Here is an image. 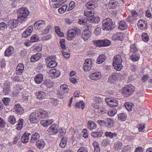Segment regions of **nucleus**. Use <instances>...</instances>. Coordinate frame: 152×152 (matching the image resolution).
I'll return each instance as SVG.
<instances>
[{
    "label": "nucleus",
    "mask_w": 152,
    "mask_h": 152,
    "mask_svg": "<svg viewBox=\"0 0 152 152\" xmlns=\"http://www.w3.org/2000/svg\"><path fill=\"white\" fill-rule=\"evenodd\" d=\"M42 57L40 53H37L36 55L32 56L31 58V62H34L39 60Z\"/></svg>",
    "instance_id": "nucleus-28"
},
{
    "label": "nucleus",
    "mask_w": 152,
    "mask_h": 152,
    "mask_svg": "<svg viewBox=\"0 0 152 152\" xmlns=\"http://www.w3.org/2000/svg\"><path fill=\"white\" fill-rule=\"evenodd\" d=\"M57 127V125L52 124L48 129V134L50 135L56 134L58 132Z\"/></svg>",
    "instance_id": "nucleus-9"
},
{
    "label": "nucleus",
    "mask_w": 152,
    "mask_h": 152,
    "mask_svg": "<svg viewBox=\"0 0 152 152\" xmlns=\"http://www.w3.org/2000/svg\"><path fill=\"white\" fill-rule=\"evenodd\" d=\"M94 3V2L93 1L87 2L85 6L89 9H93L95 8Z\"/></svg>",
    "instance_id": "nucleus-38"
},
{
    "label": "nucleus",
    "mask_w": 152,
    "mask_h": 152,
    "mask_svg": "<svg viewBox=\"0 0 152 152\" xmlns=\"http://www.w3.org/2000/svg\"><path fill=\"white\" fill-rule=\"evenodd\" d=\"M56 57L55 56H52L47 57L45 59L46 62L48 63L49 61H54L56 58Z\"/></svg>",
    "instance_id": "nucleus-57"
},
{
    "label": "nucleus",
    "mask_w": 152,
    "mask_h": 152,
    "mask_svg": "<svg viewBox=\"0 0 152 152\" xmlns=\"http://www.w3.org/2000/svg\"><path fill=\"white\" fill-rule=\"evenodd\" d=\"M85 15L87 17L89 18H92L90 19H94L95 18L94 16V11H85L84 12Z\"/></svg>",
    "instance_id": "nucleus-33"
},
{
    "label": "nucleus",
    "mask_w": 152,
    "mask_h": 152,
    "mask_svg": "<svg viewBox=\"0 0 152 152\" xmlns=\"http://www.w3.org/2000/svg\"><path fill=\"white\" fill-rule=\"evenodd\" d=\"M87 126L88 128L90 130H93L96 128L97 125L95 123L92 121H88L87 124Z\"/></svg>",
    "instance_id": "nucleus-26"
},
{
    "label": "nucleus",
    "mask_w": 152,
    "mask_h": 152,
    "mask_svg": "<svg viewBox=\"0 0 152 152\" xmlns=\"http://www.w3.org/2000/svg\"><path fill=\"white\" fill-rule=\"evenodd\" d=\"M43 83L48 88H50L53 86V82L50 80H46Z\"/></svg>",
    "instance_id": "nucleus-44"
},
{
    "label": "nucleus",
    "mask_w": 152,
    "mask_h": 152,
    "mask_svg": "<svg viewBox=\"0 0 152 152\" xmlns=\"http://www.w3.org/2000/svg\"><path fill=\"white\" fill-rule=\"evenodd\" d=\"M24 69V65L21 63L19 64L16 68V74L20 75L23 72Z\"/></svg>",
    "instance_id": "nucleus-20"
},
{
    "label": "nucleus",
    "mask_w": 152,
    "mask_h": 152,
    "mask_svg": "<svg viewBox=\"0 0 152 152\" xmlns=\"http://www.w3.org/2000/svg\"><path fill=\"white\" fill-rule=\"evenodd\" d=\"M105 136L110 139H113V138L117 136V134L115 132H105Z\"/></svg>",
    "instance_id": "nucleus-35"
},
{
    "label": "nucleus",
    "mask_w": 152,
    "mask_h": 152,
    "mask_svg": "<svg viewBox=\"0 0 152 152\" xmlns=\"http://www.w3.org/2000/svg\"><path fill=\"white\" fill-rule=\"evenodd\" d=\"M113 65L114 69L117 71H120L123 67L121 64L122 60L120 55H116L114 58Z\"/></svg>",
    "instance_id": "nucleus-1"
},
{
    "label": "nucleus",
    "mask_w": 152,
    "mask_h": 152,
    "mask_svg": "<svg viewBox=\"0 0 152 152\" xmlns=\"http://www.w3.org/2000/svg\"><path fill=\"white\" fill-rule=\"evenodd\" d=\"M9 122L12 124H14L16 122L15 117L13 115H10L8 118Z\"/></svg>",
    "instance_id": "nucleus-45"
},
{
    "label": "nucleus",
    "mask_w": 152,
    "mask_h": 152,
    "mask_svg": "<svg viewBox=\"0 0 152 152\" xmlns=\"http://www.w3.org/2000/svg\"><path fill=\"white\" fill-rule=\"evenodd\" d=\"M90 27V26H87L82 32V37L85 41L88 40L91 36V33L89 30Z\"/></svg>",
    "instance_id": "nucleus-6"
},
{
    "label": "nucleus",
    "mask_w": 152,
    "mask_h": 152,
    "mask_svg": "<svg viewBox=\"0 0 152 152\" xmlns=\"http://www.w3.org/2000/svg\"><path fill=\"white\" fill-rule=\"evenodd\" d=\"M143 13L142 11H140L137 13L136 11L132 10L131 13V15L129 16L126 19L132 18L134 19H138L142 17L143 16Z\"/></svg>",
    "instance_id": "nucleus-7"
},
{
    "label": "nucleus",
    "mask_w": 152,
    "mask_h": 152,
    "mask_svg": "<svg viewBox=\"0 0 152 152\" xmlns=\"http://www.w3.org/2000/svg\"><path fill=\"white\" fill-rule=\"evenodd\" d=\"M57 65V63L55 61H49L48 64L47 66L49 68H52L56 66Z\"/></svg>",
    "instance_id": "nucleus-47"
},
{
    "label": "nucleus",
    "mask_w": 152,
    "mask_h": 152,
    "mask_svg": "<svg viewBox=\"0 0 152 152\" xmlns=\"http://www.w3.org/2000/svg\"><path fill=\"white\" fill-rule=\"evenodd\" d=\"M130 52L133 53H136L137 51V50L135 45H132L130 46Z\"/></svg>",
    "instance_id": "nucleus-59"
},
{
    "label": "nucleus",
    "mask_w": 152,
    "mask_h": 152,
    "mask_svg": "<svg viewBox=\"0 0 152 152\" xmlns=\"http://www.w3.org/2000/svg\"><path fill=\"white\" fill-rule=\"evenodd\" d=\"M46 96V93L44 91H39L37 93V97L39 99H42L44 98Z\"/></svg>",
    "instance_id": "nucleus-36"
},
{
    "label": "nucleus",
    "mask_w": 152,
    "mask_h": 152,
    "mask_svg": "<svg viewBox=\"0 0 152 152\" xmlns=\"http://www.w3.org/2000/svg\"><path fill=\"white\" fill-rule=\"evenodd\" d=\"M140 55L138 53H133L130 56V59L133 62L138 61L140 59Z\"/></svg>",
    "instance_id": "nucleus-32"
},
{
    "label": "nucleus",
    "mask_w": 152,
    "mask_h": 152,
    "mask_svg": "<svg viewBox=\"0 0 152 152\" xmlns=\"http://www.w3.org/2000/svg\"><path fill=\"white\" fill-rule=\"evenodd\" d=\"M103 47H105L109 46L111 44L110 41L107 39L103 40Z\"/></svg>",
    "instance_id": "nucleus-63"
},
{
    "label": "nucleus",
    "mask_w": 152,
    "mask_h": 152,
    "mask_svg": "<svg viewBox=\"0 0 152 152\" xmlns=\"http://www.w3.org/2000/svg\"><path fill=\"white\" fill-rule=\"evenodd\" d=\"M39 137V134L37 132H35L32 135L30 142L31 143H34L37 141Z\"/></svg>",
    "instance_id": "nucleus-24"
},
{
    "label": "nucleus",
    "mask_w": 152,
    "mask_h": 152,
    "mask_svg": "<svg viewBox=\"0 0 152 152\" xmlns=\"http://www.w3.org/2000/svg\"><path fill=\"white\" fill-rule=\"evenodd\" d=\"M103 132L101 130H99L98 129L94 132H92L91 133V135L94 138H97L101 137L102 134Z\"/></svg>",
    "instance_id": "nucleus-25"
},
{
    "label": "nucleus",
    "mask_w": 152,
    "mask_h": 152,
    "mask_svg": "<svg viewBox=\"0 0 152 152\" xmlns=\"http://www.w3.org/2000/svg\"><path fill=\"white\" fill-rule=\"evenodd\" d=\"M117 113V110L115 108L109 110L108 111V114L110 116H113Z\"/></svg>",
    "instance_id": "nucleus-52"
},
{
    "label": "nucleus",
    "mask_w": 152,
    "mask_h": 152,
    "mask_svg": "<svg viewBox=\"0 0 152 152\" xmlns=\"http://www.w3.org/2000/svg\"><path fill=\"white\" fill-rule=\"evenodd\" d=\"M33 27L32 26H29L22 34V37L26 38L30 35L31 33L33 31Z\"/></svg>",
    "instance_id": "nucleus-12"
},
{
    "label": "nucleus",
    "mask_w": 152,
    "mask_h": 152,
    "mask_svg": "<svg viewBox=\"0 0 152 152\" xmlns=\"http://www.w3.org/2000/svg\"><path fill=\"white\" fill-rule=\"evenodd\" d=\"M37 112V110H36L34 112L32 113L30 115L29 119L32 123H34L36 122V120L39 119V115Z\"/></svg>",
    "instance_id": "nucleus-11"
},
{
    "label": "nucleus",
    "mask_w": 152,
    "mask_h": 152,
    "mask_svg": "<svg viewBox=\"0 0 152 152\" xmlns=\"http://www.w3.org/2000/svg\"><path fill=\"white\" fill-rule=\"evenodd\" d=\"M81 105L82 109H83L85 107V104L84 102L82 101H80L79 102H77L75 105V107L76 108H79Z\"/></svg>",
    "instance_id": "nucleus-48"
},
{
    "label": "nucleus",
    "mask_w": 152,
    "mask_h": 152,
    "mask_svg": "<svg viewBox=\"0 0 152 152\" xmlns=\"http://www.w3.org/2000/svg\"><path fill=\"white\" fill-rule=\"evenodd\" d=\"M39 37L37 34L33 35L31 39V40L32 42H36L39 40Z\"/></svg>",
    "instance_id": "nucleus-55"
},
{
    "label": "nucleus",
    "mask_w": 152,
    "mask_h": 152,
    "mask_svg": "<svg viewBox=\"0 0 152 152\" xmlns=\"http://www.w3.org/2000/svg\"><path fill=\"white\" fill-rule=\"evenodd\" d=\"M118 2L115 1L111 0L107 4L108 8L109 9H115L116 8Z\"/></svg>",
    "instance_id": "nucleus-21"
},
{
    "label": "nucleus",
    "mask_w": 152,
    "mask_h": 152,
    "mask_svg": "<svg viewBox=\"0 0 152 152\" xmlns=\"http://www.w3.org/2000/svg\"><path fill=\"white\" fill-rule=\"evenodd\" d=\"M103 29L107 31L110 30L115 28L116 25L112 20H104L102 21Z\"/></svg>",
    "instance_id": "nucleus-3"
},
{
    "label": "nucleus",
    "mask_w": 152,
    "mask_h": 152,
    "mask_svg": "<svg viewBox=\"0 0 152 152\" xmlns=\"http://www.w3.org/2000/svg\"><path fill=\"white\" fill-rule=\"evenodd\" d=\"M95 45L97 47H103V40H94L93 41Z\"/></svg>",
    "instance_id": "nucleus-43"
},
{
    "label": "nucleus",
    "mask_w": 152,
    "mask_h": 152,
    "mask_svg": "<svg viewBox=\"0 0 152 152\" xmlns=\"http://www.w3.org/2000/svg\"><path fill=\"white\" fill-rule=\"evenodd\" d=\"M65 40L64 39H62L60 40V46L62 49L65 50L66 49V46L65 45Z\"/></svg>",
    "instance_id": "nucleus-61"
},
{
    "label": "nucleus",
    "mask_w": 152,
    "mask_h": 152,
    "mask_svg": "<svg viewBox=\"0 0 152 152\" xmlns=\"http://www.w3.org/2000/svg\"><path fill=\"white\" fill-rule=\"evenodd\" d=\"M36 145L38 148L42 149L45 147V143L42 140H40L37 142Z\"/></svg>",
    "instance_id": "nucleus-34"
},
{
    "label": "nucleus",
    "mask_w": 152,
    "mask_h": 152,
    "mask_svg": "<svg viewBox=\"0 0 152 152\" xmlns=\"http://www.w3.org/2000/svg\"><path fill=\"white\" fill-rule=\"evenodd\" d=\"M50 101L53 105L54 106H56L58 104V101H57V99H56L51 98Z\"/></svg>",
    "instance_id": "nucleus-62"
},
{
    "label": "nucleus",
    "mask_w": 152,
    "mask_h": 152,
    "mask_svg": "<svg viewBox=\"0 0 152 152\" xmlns=\"http://www.w3.org/2000/svg\"><path fill=\"white\" fill-rule=\"evenodd\" d=\"M44 78L43 75L41 73L37 74L34 77V81L36 83L39 84L43 81Z\"/></svg>",
    "instance_id": "nucleus-16"
},
{
    "label": "nucleus",
    "mask_w": 152,
    "mask_h": 152,
    "mask_svg": "<svg viewBox=\"0 0 152 152\" xmlns=\"http://www.w3.org/2000/svg\"><path fill=\"white\" fill-rule=\"evenodd\" d=\"M67 141V138L64 137H62L60 143V146L62 148L65 147L66 145Z\"/></svg>",
    "instance_id": "nucleus-40"
},
{
    "label": "nucleus",
    "mask_w": 152,
    "mask_h": 152,
    "mask_svg": "<svg viewBox=\"0 0 152 152\" xmlns=\"http://www.w3.org/2000/svg\"><path fill=\"white\" fill-rule=\"evenodd\" d=\"M60 90L64 93H67L69 91L68 86L66 85H61L60 87Z\"/></svg>",
    "instance_id": "nucleus-46"
},
{
    "label": "nucleus",
    "mask_w": 152,
    "mask_h": 152,
    "mask_svg": "<svg viewBox=\"0 0 152 152\" xmlns=\"http://www.w3.org/2000/svg\"><path fill=\"white\" fill-rule=\"evenodd\" d=\"M124 34L121 32H117L114 34L112 37L113 40H121L123 38Z\"/></svg>",
    "instance_id": "nucleus-18"
},
{
    "label": "nucleus",
    "mask_w": 152,
    "mask_h": 152,
    "mask_svg": "<svg viewBox=\"0 0 152 152\" xmlns=\"http://www.w3.org/2000/svg\"><path fill=\"white\" fill-rule=\"evenodd\" d=\"M138 27L141 29H146L147 28V22L143 20H139L137 23Z\"/></svg>",
    "instance_id": "nucleus-10"
},
{
    "label": "nucleus",
    "mask_w": 152,
    "mask_h": 152,
    "mask_svg": "<svg viewBox=\"0 0 152 152\" xmlns=\"http://www.w3.org/2000/svg\"><path fill=\"white\" fill-rule=\"evenodd\" d=\"M34 25V26H38V28H41L44 27L45 25V23L44 20H39L35 22Z\"/></svg>",
    "instance_id": "nucleus-27"
},
{
    "label": "nucleus",
    "mask_w": 152,
    "mask_h": 152,
    "mask_svg": "<svg viewBox=\"0 0 152 152\" xmlns=\"http://www.w3.org/2000/svg\"><path fill=\"white\" fill-rule=\"evenodd\" d=\"M107 104L110 107H114L118 105V102L115 99H112L108 101Z\"/></svg>",
    "instance_id": "nucleus-19"
},
{
    "label": "nucleus",
    "mask_w": 152,
    "mask_h": 152,
    "mask_svg": "<svg viewBox=\"0 0 152 152\" xmlns=\"http://www.w3.org/2000/svg\"><path fill=\"white\" fill-rule=\"evenodd\" d=\"M118 119L121 121H124L126 119V115L125 113H121L118 114Z\"/></svg>",
    "instance_id": "nucleus-42"
},
{
    "label": "nucleus",
    "mask_w": 152,
    "mask_h": 152,
    "mask_svg": "<svg viewBox=\"0 0 152 152\" xmlns=\"http://www.w3.org/2000/svg\"><path fill=\"white\" fill-rule=\"evenodd\" d=\"M92 62L91 59H87L85 60L83 65L84 70L86 71L90 70L92 67Z\"/></svg>",
    "instance_id": "nucleus-8"
},
{
    "label": "nucleus",
    "mask_w": 152,
    "mask_h": 152,
    "mask_svg": "<svg viewBox=\"0 0 152 152\" xmlns=\"http://www.w3.org/2000/svg\"><path fill=\"white\" fill-rule=\"evenodd\" d=\"M141 37L142 40L145 42H147L149 40V37L146 33H142Z\"/></svg>",
    "instance_id": "nucleus-54"
},
{
    "label": "nucleus",
    "mask_w": 152,
    "mask_h": 152,
    "mask_svg": "<svg viewBox=\"0 0 152 152\" xmlns=\"http://www.w3.org/2000/svg\"><path fill=\"white\" fill-rule=\"evenodd\" d=\"M133 106L134 104L132 103H126L124 104L125 108L129 111L132 110Z\"/></svg>",
    "instance_id": "nucleus-41"
},
{
    "label": "nucleus",
    "mask_w": 152,
    "mask_h": 152,
    "mask_svg": "<svg viewBox=\"0 0 152 152\" xmlns=\"http://www.w3.org/2000/svg\"><path fill=\"white\" fill-rule=\"evenodd\" d=\"M30 133H25L23 135L21 138V141L23 143H26L28 142L29 136L30 135Z\"/></svg>",
    "instance_id": "nucleus-30"
},
{
    "label": "nucleus",
    "mask_w": 152,
    "mask_h": 152,
    "mask_svg": "<svg viewBox=\"0 0 152 152\" xmlns=\"http://www.w3.org/2000/svg\"><path fill=\"white\" fill-rule=\"evenodd\" d=\"M106 59V57L103 54H101L99 56L97 59L96 62L98 64H100L104 61Z\"/></svg>",
    "instance_id": "nucleus-37"
},
{
    "label": "nucleus",
    "mask_w": 152,
    "mask_h": 152,
    "mask_svg": "<svg viewBox=\"0 0 152 152\" xmlns=\"http://www.w3.org/2000/svg\"><path fill=\"white\" fill-rule=\"evenodd\" d=\"M118 75L117 74L115 73L110 76L108 80L109 83H114L118 80Z\"/></svg>",
    "instance_id": "nucleus-22"
},
{
    "label": "nucleus",
    "mask_w": 152,
    "mask_h": 152,
    "mask_svg": "<svg viewBox=\"0 0 152 152\" xmlns=\"http://www.w3.org/2000/svg\"><path fill=\"white\" fill-rule=\"evenodd\" d=\"M67 39L69 40H71L74 39L76 34L77 35H80V30L76 27H73L72 29L69 30L67 32Z\"/></svg>",
    "instance_id": "nucleus-2"
},
{
    "label": "nucleus",
    "mask_w": 152,
    "mask_h": 152,
    "mask_svg": "<svg viewBox=\"0 0 152 152\" xmlns=\"http://www.w3.org/2000/svg\"><path fill=\"white\" fill-rule=\"evenodd\" d=\"M93 144L94 148V152H100V149L98 143L94 142L93 143Z\"/></svg>",
    "instance_id": "nucleus-51"
},
{
    "label": "nucleus",
    "mask_w": 152,
    "mask_h": 152,
    "mask_svg": "<svg viewBox=\"0 0 152 152\" xmlns=\"http://www.w3.org/2000/svg\"><path fill=\"white\" fill-rule=\"evenodd\" d=\"M10 101V99L7 97L4 98L2 100V101L4 103L6 106L9 105Z\"/></svg>",
    "instance_id": "nucleus-60"
},
{
    "label": "nucleus",
    "mask_w": 152,
    "mask_h": 152,
    "mask_svg": "<svg viewBox=\"0 0 152 152\" xmlns=\"http://www.w3.org/2000/svg\"><path fill=\"white\" fill-rule=\"evenodd\" d=\"M89 76L90 78L91 79L96 80L98 79H100L101 77V73L99 72H95L91 73Z\"/></svg>",
    "instance_id": "nucleus-14"
},
{
    "label": "nucleus",
    "mask_w": 152,
    "mask_h": 152,
    "mask_svg": "<svg viewBox=\"0 0 152 152\" xmlns=\"http://www.w3.org/2000/svg\"><path fill=\"white\" fill-rule=\"evenodd\" d=\"M51 29V28L50 25H48L47 28L42 31V35H44L48 33L50 30Z\"/></svg>",
    "instance_id": "nucleus-64"
},
{
    "label": "nucleus",
    "mask_w": 152,
    "mask_h": 152,
    "mask_svg": "<svg viewBox=\"0 0 152 152\" xmlns=\"http://www.w3.org/2000/svg\"><path fill=\"white\" fill-rule=\"evenodd\" d=\"M96 105L97 106V108H96V109H97L98 110V111L99 113H105L107 112V110H106V109L105 108L103 107H99L97 104H95V106Z\"/></svg>",
    "instance_id": "nucleus-50"
},
{
    "label": "nucleus",
    "mask_w": 152,
    "mask_h": 152,
    "mask_svg": "<svg viewBox=\"0 0 152 152\" xmlns=\"http://www.w3.org/2000/svg\"><path fill=\"white\" fill-rule=\"evenodd\" d=\"M67 5L64 4L62 7L59 8L58 10V11L60 14H62L64 13L66 10L67 9Z\"/></svg>",
    "instance_id": "nucleus-53"
},
{
    "label": "nucleus",
    "mask_w": 152,
    "mask_h": 152,
    "mask_svg": "<svg viewBox=\"0 0 152 152\" xmlns=\"http://www.w3.org/2000/svg\"><path fill=\"white\" fill-rule=\"evenodd\" d=\"M23 120L22 119H20L18 121V127L16 129L19 130H20L22 128L23 126Z\"/></svg>",
    "instance_id": "nucleus-49"
},
{
    "label": "nucleus",
    "mask_w": 152,
    "mask_h": 152,
    "mask_svg": "<svg viewBox=\"0 0 152 152\" xmlns=\"http://www.w3.org/2000/svg\"><path fill=\"white\" fill-rule=\"evenodd\" d=\"M15 110L18 114H22L23 113V108L19 104H16L14 106Z\"/></svg>",
    "instance_id": "nucleus-31"
},
{
    "label": "nucleus",
    "mask_w": 152,
    "mask_h": 152,
    "mask_svg": "<svg viewBox=\"0 0 152 152\" xmlns=\"http://www.w3.org/2000/svg\"><path fill=\"white\" fill-rule=\"evenodd\" d=\"M37 113L39 115V119L46 118L48 116V114L46 111L42 110H37Z\"/></svg>",
    "instance_id": "nucleus-17"
},
{
    "label": "nucleus",
    "mask_w": 152,
    "mask_h": 152,
    "mask_svg": "<svg viewBox=\"0 0 152 152\" xmlns=\"http://www.w3.org/2000/svg\"><path fill=\"white\" fill-rule=\"evenodd\" d=\"M134 90V86L132 85H129L123 88L122 93L124 96L127 97L132 94Z\"/></svg>",
    "instance_id": "nucleus-4"
},
{
    "label": "nucleus",
    "mask_w": 152,
    "mask_h": 152,
    "mask_svg": "<svg viewBox=\"0 0 152 152\" xmlns=\"http://www.w3.org/2000/svg\"><path fill=\"white\" fill-rule=\"evenodd\" d=\"M29 12L27 8L21 7L18 9L17 10V19L26 18L29 15Z\"/></svg>",
    "instance_id": "nucleus-5"
},
{
    "label": "nucleus",
    "mask_w": 152,
    "mask_h": 152,
    "mask_svg": "<svg viewBox=\"0 0 152 152\" xmlns=\"http://www.w3.org/2000/svg\"><path fill=\"white\" fill-rule=\"evenodd\" d=\"M10 21V22H9L8 23V27H9L10 29H12L17 26L18 24L17 20H14L13 21L11 20Z\"/></svg>",
    "instance_id": "nucleus-39"
},
{
    "label": "nucleus",
    "mask_w": 152,
    "mask_h": 152,
    "mask_svg": "<svg viewBox=\"0 0 152 152\" xmlns=\"http://www.w3.org/2000/svg\"><path fill=\"white\" fill-rule=\"evenodd\" d=\"M14 52V48L12 46H10L5 50L4 52V55L7 57H9L12 55Z\"/></svg>",
    "instance_id": "nucleus-13"
},
{
    "label": "nucleus",
    "mask_w": 152,
    "mask_h": 152,
    "mask_svg": "<svg viewBox=\"0 0 152 152\" xmlns=\"http://www.w3.org/2000/svg\"><path fill=\"white\" fill-rule=\"evenodd\" d=\"M118 28L121 30H124L127 28V24L124 20H121L119 23Z\"/></svg>",
    "instance_id": "nucleus-23"
},
{
    "label": "nucleus",
    "mask_w": 152,
    "mask_h": 152,
    "mask_svg": "<svg viewBox=\"0 0 152 152\" xmlns=\"http://www.w3.org/2000/svg\"><path fill=\"white\" fill-rule=\"evenodd\" d=\"M10 84L8 82H6L4 83L3 93L5 95H8L10 93Z\"/></svg>",
    "instance_id": "nucleus-15"
},
{
    "label": "nucleus",
    "mask_w": 152,
    "mask_h": 152,
    "mask_svg": "<svg viewBox=\"0 0 152 152\" xmlns=\"http://www.w3.org/2000/svg\"><path fill=\"white\" fill-rule=\"evenodd\" d=\"M52 119L43 120L40 121V124L45 127H48L53 122Z\"/></svg>",
    "instance_id": "nucleus-29"
},
{
    "label": "nucleus",
    "mask_w": 152,
    "mask_h": 152,
    "mask_svg": "<svg viewBox=\"0 0 152 152\" xmlns=\"http://www.w3.org/2000/svg\"><path fill=\"white\" fill-rule=\"evenodd\" d=\"M106 120L107 121L108 127L111 128L113 126V122L112 119L107 118H106Z\"/></svg>",
    "instance_id": "nucleus-56"
},
{
    "label": "nucleus",
    "mask_w": 152,
    "mask_h": 152,
    "mask_svg": "<svg viewBox=\"0 0 152 152\" xmlns=\"http://www.w3.org/2000/svg\"><path fill=\"white\" fill-rule=\"evenodd\" d=\"M51 72L55 78H57L58 77L60 74V72L59 70H52Z\"/></svg>",
    "instance_id": "nucleus-58"
}]
</instances>
